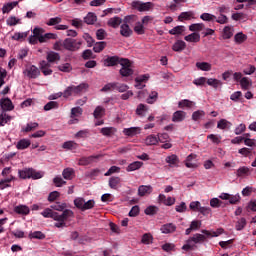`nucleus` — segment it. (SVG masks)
<instances>
[{
  "mask_svg": "<svg viewBox=\"0 0 256 256\" xmlns=\"http://www.w3.org/2000/svg\"><path fill=\"white\" fill-rule=\"evenodd\" d=\"M0 106L2 111H13L15 109L13 102L9 98H2L0 100Z\"/></svg>",
  "mask_w": 256,
  "mask_h": 256,
  "instance_id": "obj_12",
  "label": "nucleus"
},
{
  "mask_svg": "<svg viewBox=\"0 0 256 256\" xmlns=\"http://www.w3.org/2000/svg\"><path fill=\"white\" fill-rule=\"evenodd\" d=\"M82 59H84V61H87L89 59H95V55L93 54V51L91 49H87L83 51Z\"/></svg>",
  "mask_w": 256,
  "mask_h": 256,
  "instance_id": "obj_52",
  "label": "nucleus"
},
{
  "mask_svg": "<svg viewBox=\"0 0 256 256\" xmlns=\"http://www.w3.org/2000/svg\"><path fill=\"white\" fill-rule=\"evenodd\" d=\"M205 24L203 23H196L189 26V31L195 32V31H204Z\"/></svg>",
  "mask_w": 256,
  "mask_h": 256,
  "instance_id": "obj_50",
  "label": "nucleus"
},
{
  "mask_svg": "<svg viewBox=\"0 0 256 256\" xmlns=\"http://www.w3.org/2000/svg\"><path fill=\"white\" fill-rule=\"evenodd\" d=\"M240 87L243 91H249L251 87H253V81L249 79L248 77H243L240 80Z\"/></svg>",
  "mask_w": 256,
  "mask_h": 256,
  "instance_id": "obj_18",
  "label": "nucleus"
},
{
  "mask_svg": "<svg viewBox=\"0 0 256 256\" xmlns=\"http://www.w3.org/2000/svg\"><path fill=\"white\" fill-rule=\"evenodd\" d=\"M200 19H202V21H208V22H214L215 19H217V16L211 14V13H202L200 15Z\"/></svg>",
  "mask_w": 256,
  "mask_h": 256,
  "instance_id": "obj_43",
  "label": "nucleus"
},
{
  "mask_svg": "<svg viewBox=\"0 0 256 256\" xmlns=\"http://www.w3.org/2000/svg\"><path fill=\"white\" fill-rule=\"evenodd\" d=\"M50 209H54V211H65L67 209V203L56 202L50 206Z\"/></svg>",
  "mask_w": 256,
  "mask_h": 256,
  "instance_id": "obj_38",
  "label": "nucleus"
},
{
  "mask_svg": "<svg viewBox=\"0 0 256 256\" xmlns=\"http://www.w3.org/2000/svg\"><path fill=\"white\" fill-rule=\"evenodd\" d=\"M121 23H123V19H121V17L119 16H116V17L110 18L107 22V25L109 27H112L113 29H117L119 25H121Z\"/></svg>",
  "mask_w": 256,
  "mask_h": 256,
  "instance_id": "obj_22",
  "label": "nucleus"
},
{
  "mask_svg": "<svg viewBox=\"0 0 256 256\" xmlns=\"http://www.w3.org/2000/svg\"><path fill=\"white\" fill-rule=\"evenodd\" d=\"M160 231L164 234L175 233V231H177V226L173 223L164 224Z\"/></svg>",
  "mask_w": 256,
  "mask_h": 256,
  "instance_id": "obj_21",
  "label": "nucleus"
},
{
  "mask_svg": "<svg viewBox=\"0 0 256 256\" xmlns=\"http://www.w3.org/2000/svg\"><path fill=\"white\" fill-rule=\"evenodd\" d=\"M135 19V16H126L123 20V24L120 26V35L122 37H131L133 35V30L129 27V23Z\"/></svg>",
  "mask_w": 256,
  "mask_h": 256,
  "instance_id": "obj_5",
  "label": "nucleus"
},
{
  "mask_svg": "<svg viewBox=\"0 0 256 256\" xmlns=\"http://www.w3.org/2000/svg\"><path fill=\"white\" fill-rule=\"evenodd\" d=\"M153 193V187L151 185H141L138 188L139 197H145V195H151Z\"/></svg>",
  "mask_w": 256,
  "mask_h": 256,
  "instance_id": "obj_15",
  "label": "nucleus"
},
{
  "mask_svg": "<svg viewBox=\"0 0 256 256\" xmlns=\"http://www.w3.org/2000/svg\"><path fill=\"white\" fill-rule=\"evenodd\" d=\"M186 115H187V113H185L184 111H181V110L174 112L173 117H172L173 123H181V122L185 121Z\"/></svg>",
  "mask_w": 256,
  "mask_h": 256,
  "instance_id": "obj_17",
  "label": "nucleus"
},
{
  "mask_svg": "<svg viewBox=\"0 0 256 256\" xmlns=\"http://www.w3.org/2000/svg\"><path fill=\"white\" fill-rule=\"evenodd\" d=\"M184 41L188 43H199L201 41V35L199 33H191L184 37Z\"/></svg>",
  "mask_w": 256,
  "mask_h": 256,
  "instance_id": "obj_19",
  "label": "nucleus"
},
{
  "mask_svg": "<svg viewBox=\"0 0 256 256\" xmlns=\"http://www.w3.org/2000/svg\"><path fill=\"white\" fill-rule=\"evenodd\" d=\"M139 131H141V129H139V127H131V128H125L123 130V133L127 137H134V135H137V133H139Z\"/></svg>",
  "mask_w": 256,
  "mask_h": 256,
  "instance_id": "obj_28",
  "label": "nucleus"
},
{
  "mask_svg": "<svg viewBox=\"0 0 256 256\" xmlns=\"http://www.w3.org/2000/svg\"><path fill=\"white\" fill-rule=\"evenodd\" d=\"M59 71H62L63 73H71L73 71V67L69 63H65L58 66Z\"/></svg>",
  "mask_w": 256,
  "mask_h": 256,
  "instance_id": "obj_56",
  "label": "nucleus"
},
{
  "mask_svg": "<svg viewBox=\"0 0 256 256\" xmlns=\"http://www.w3.org/2000/svg\"><path fill=\"white\" fill-rule=\"evenodd\" d=\"M105 37H107V31H105V29L100 28L96 31V39H98V41H103Z\"/></svg>",
  "mask_w": 256,
  "mask_h": 256,
  "instance_id": "obj_58",
  "label": "nucleus"
},
{
  "mask_svg": "<svg viewBox=\"0 0 256 256\" xmlns=\"http://www.w3.org/2000/svg\"><path fill=\"white\" fill-rule=\"evenodd\" d=\"M232 123L227 121L226 119H221L218 123H217V128L218 129H231L232 127Z\"/></svg>",
  "mask_w": 256,
  "mask_h": 256,
  "instance_id": "obj_36",
  "label": "nucleus"
},
{
  "mask_svg": "<svg viewBox=\"0 0 256 256\" xmlns=\"http://www.w3.org/2000/svg\"><path fill=\"white\" fill-rule=\"evenodd\" d=\"M191 19H195V13L193 11L182 12L178 16L179 21H189Z\"/></svg>",
  "mask_w": 256,
  "mask_h": 256,
  "instance_id": "obj_26",
  "label": "nucleus"
},
{
  "mask_svg": "<svg viewBox=\"0 0 256 256\" xmlns=\"http://www.w3.org/2000/svg\"><path fill=\"white\" fill-rule=\"evenodd\" d=\"M63 149H68L70 151H72V149H77V143H75L74 141H67L63 143Z\"/></svg>",
  "mask_w": 256,
  "mask_h": 256,
  "instance_id": "obj_61",
  "label": "nucleus"
},
{
  "mask_svg": "<svg viewBox=\"0 0 256 256\" xmlns=\"http://www.w3.org/2000/svg\"><path fill=\"white\" fill-rule=\"evenodd\" d=\"M46 59L48 63H57V61H61V55L57 52L50 51L47 53Z\"/></svg>",
  "mask_w": 256,
  "mask_h": 256,
  "instance_id": "obj_20",
  "label": "nucleus"
},
{
  "mask_svg": "<svg viewBox=\"0 0 256 256\" xmlns=\"http://www.w3.org/2000/svg\"><path fill=\"white\" fill-rule=\"evenodd\" d=\"M114 131H115V128L113 127H104L100 130V133H102V135H104L105 137H111Z\"/></svg>",
  "mask_w": 256,
  "mask_h": 256,
  "instance_id": "obj_55",
  "label": "nucleus"
},
{
  "mask_svg": "<svg viewBox=\"0 0 256 256\" xmlns=\"http://www.w3.org/2000/svg\"><path fill=\"white\" fill-rule=\"evenodd\" d=\"M183 31H185V26H176V27L172 28L171 30H169V34L170 35H181V33H183Z\"/></svg>",
  "mask_w": 256,
  "mask_h": 256,
  "instance_id": "obj_53",
  "label": "nucleus"
},
{
  "mask_svg": "<svg viewBox=\"0 0 256 256\" xmlns=\"http://www.w3.org/2000/svg\"><path fill=\"white\" fill-rule=\"evenodd\" d=\"M97 21V16L93 12H89L86 17H84V23L87 25H93Z\"/></svg>",
  "mask_w": 256,
  "mask_h": 256,
  "instance_id": "obj_30",
  "label": "nucleus"
},
{
  "mask_svg": "<svg viewBox=\"0 0 256 256\" xmlns=\"http://www.w3.org/2000/svg\"><path fill=\"white\" fill-rule=\"evenodd\" d=\"M59 107V103L55 101H50L44 106V111H51V109H57Z\"/></svg>",
  "mask_w": 256,
  "mask_h": 256,
  "instance_id": "obj_62",
  "label": "nucleus"
},
{
  "mask_svg": "<svg viewBox=\"0 0 256 256\" xmlns=\"http://www.w3.org/2000/svg\"><path fill=\"white\" fill-rule=\"evenodd\" d=\"M18 175L20 179H43L45 173L42 171H37L33 168H24L22 170H18Z\"/></svg>",
  "mask_w": 256,
  "mask_h": 256,
  "instance_id": "obj_2",
  "label": "nucleus"
},
{
  "mask_svg": "<svg viewBox=\"0 0 256 256\" xmlns=\"http://www.w3.org/2000/svg\"><path fill=\"white\" fill-rule=\"evenodd\" d=\"M14 213L17 215L27 216L31 213V209H29V206L27 205L20 204L14 207Z\"/></svg>",
  "mask_w": 256,
  "mask_h": 256,
  "instance_id": "obj_13",
  "label": "nucleus"
},
{
  "mask_svg": "<svg viewBox=\"0 0 256 256\" xmlns=\"http://www.w3.org/2000/svg\"><path fill=\"white\" fill-rule=\"evenodd\" d=\"M23 73L28 79H37L41 75V71L35 65L27 66Z\"/></svg>",
  "mask_w": 256,
  "mask_h": 256,
  "instance_id": "obj_7",
  "label": "nucleus"
},
{
  "mask_svg": "<svg viewBox=\"0 0 256 256\" xmlns=\"http://www.w3.org/2000/svg\"><path fill=\"white\" fill-rule=\"evenodd\" d=\"M134 31L137 35H145V26L141 22H137L134 26Z\"/></svg>",
  "mask_w": 256,
  "mask_h": 256,
  "instance_id": "obj_49",
  "label": "nucleus"
},
{
  "mask_svg": "<svg viewBox=\"0 0 256 256\" xmlns=\"http://www.w3.org/2000/svg\"><path fill=\"white\" fill-rule=\"evenodd\" d=\"M30 145H31V141L30 140L21 139L20 141H18L16 147L20 151H23L24 149H27Z\"/></svg>",
  "mask_w": 256,
  "mask_h": 256,
  "instance_id": "obj_33",
  "label": "nucleus"
},
{
  "mask_svg": "<svg viewBox=\"0 0 256 256\" xmlns=\"http://www.w3.org/2000/svg\"><path fill=\"white\" fill-rule=\"evenodd\" d=\"M116 91H118L119 93H125V91H127L129 89V86L126 84H121L118 82H115V88Z\"/></svg>",
  "mask_w": 256,
  "mask_h": 256,
  "instance_id": "obj_57",
  "label": "nucleus"
},
{
  "mask_svg": "<svg viewBox=\"0 0 256 256\" xmlns=\"http://www.w3.org/2000/svg\"><path fill=\"white\" fill-rule=\"evenodd\" d=\"M18 5H19V2L17 1L6 3L2 7V13L4 14L9 13L10 11H13V9H15V7H17Z\"/></svg>",
  "mask_w": 256,
  "mask_h": 256,
  "instance_id": "obj_27",
  "label": "nucleus"
},
{
  "mask_svg": "<svg viewBox=\"0 0 256 256\" xmlns=\"http://www.w3.org/2000/svg\"><path fill=\"white\" fill-rule=\"evenodd\" d=\"M203 234L196 233L193 235V237H190V241L194 243V245H197L198 243H205L207 240V237H219L223 233V229H218V232H209V230H202Z\"/></svg>",
  "mask_w": 256,
  "mask_h": 256,
  "instance_id": "obj_1",
  "label": "nucleus"
},
{
  "mask_svg": "<svg viewBox=\"0 0 256 256\" xmlns=\"http://www.w3.org/2000/svg\"><path fill=\"white\" fill-rule=\"evenodd\" d=\"M107 47V42H96L94 43V47H93V51L94 53H101V51H103V49H105Z\"/></svg>",
  "mask_w": 256,
  "mask_h": 256,
  "instance_id": "obj_34",
  "label": "nucleus"
},
{
  "mask_svg": "<svg viewBox=\"0 0 256 256\" xmlns=\"http://www.w3.org/2000/svg\"><path fill=\"white\" fill-rule=\"evenodd\" d=\"M185 49H187V43L183 40H177L172 45V51H175V53H181L182 51H185Z\"/></svg>",
  "mask_w": 256,
  "mask_h": 256,
  "instance_id": "obj_14",
  "label": "nucleus"
},
{
  "mask_svg": "<svg viewBox=\"0 0 256 256\" xmlns=\"http://www.w3.org/2000/svg\"><path fill=\"white\" fill-rule=\"evenodd\" d=\"M145 143L146 145H157V143H159V138L158 136L155 135H149L146 139H145Z\"/></svg>",
  "mask_w": 256,
  "mask_h": 256,
  "instance_id": "obj_47",
  "label": "nucleus"
},
{
  "mask_svg": "<svg viewBox=\"0 0 256 256\" xmlns=\"http://www.w3.org/2000/svg\"><path fill=\"white\" fill-rule=\"evenodd\" d=\"M178 107H180L181 109H183V107L191 109L192 107H195V102L185 99L178 103Z\"/></svg>",
  "mask_w": 256,
  "mask_h": 256,
  "instance_id": "obj_41",
  "label": "nucleus"
},
{
  "mask_svg": "<svg viewBox=\"0 0 256 256\" xmlns=\"http://www.w3.org/2000/svg\"><path fill=\"white\" fill-rule=\"evenodd\" d=\"M93 115L95 119H101V117L105 115V108L102 106H97L93 112Z\"/></svg>",
  "mask_w": 256,
  "mask_h": 256,
  "instance_id": "obj_40",
  "label": "nucleus"
},
{
  "mask_svg": "<svg viewBox=\"0 0 256 256\" xmlns=\"http://www.w3.org/2000/svg\"><path fill=\"white\" fill-rule=\"evenodd\" d=\"M207 85H209L210 87H213L214 89H218L219 86L223 85V83H221V80L215 79V78H209L208 80H206Z\"/></svg>",
  "mask_w": 256,
  "mask_h": 256,
  "instance_id": "obj_35",
  "label": "nucleus"
},
{
  "mask_svg": "<svg viewBox=\"0 0 256 256\" xmlns=\"http://www.w3.org/2000/svg\"><path fill=\"white\" fill-rule=\"evenodd\" d=\"M196 67L200 71H211V64L208 62H197Z\"/></svg>",
  "mask_w": 256,
  "mask_h": 256,
  "instance_id": "obj_39",
  "label": "nucleus"
},
{
  "mask_svg": "<svg viewBox=\"0 0 256 256\" xmlns=\"http://www.w3.org/2000/svg\"><path fill=\"white\" fill-rule=\"evenodd\" d=\"M33 35H34V37L38 38L39 43H43V38H44V35H45V29L35 27L33 29Z\"/></svg>",
  "mask_w": 256,
  "mask_h": 256,
  "instance_id": "obj_25",
  "label": "nucleus"
},
{
  "mask_svg": "<svg viewBox=\"0 0 256 256\" xmlns=\"http://www.w3.org/2000/svg\"><path fill=\"white\" fill-rule=\"evenodd\" d=\"M195 249H197V245L193 244V242L190 241V239H188L186 241V244L182 246L183 251H195Z\"/></svg>",
  "mask_w": 256,
  "mask_h": 256,
  "instance_id": "obj_45",
  "label": "nucleus"
},
{
  "mask_svg": "<svg viewBox=\"0 0 256 256\" xmlns=\"http://www.w3.org/2000/svg\"><path fill=\"white\" fill-rule=\"evenodd\" d=\"M201 117H205V111H203V110H197V111L193 112V114H192V119L194 121H199V119H201Z\"/></svg>",
  "mask_w": 256,
  "mask_h": 256,
  "instance_id": "obj_64",
  "label": "nucleus"
},
{
  "mask_svg": "<svg viewBox=\"0 0 256 256\" xmlns=\"http://www.w3.org/2000/svg\"><path fill=\"white\" fill-rule=\"evenodd\" d=\"M73 175H75V170H73V168H66L62 172L63 178L68 181H71V179H73Z\"/></svg>",
  "mask_w": 256,
  "mask_h": 256,
  "instance_id": "obj_32",
  "label": "nucleus"
},
{
  "mask_svg": "<svg viewBox=\"0 0 256 256\" xmlns=\"http://www.w3.org/2000/svg\"><path fill=\"white\" fill-rule=\"evenodd\" d=\"M141 167H143V162L135 161L128 165V167L126 168V171L128 172L137 171V169H141Z\"/></svg>",
  "mask_w": 256,
  "mask_h": 256,
  "instance_id": "obj_31",
  "label": "nucleus"
},
{
  "mask_svg": "<svg viewBox=\"0 0 256 256\" xmlns=\"http://www.w3.org/2000/svg\"><path fill=\"white\" fill-rule=\"evenodd\" d=\"M80 115H83V108L81 107H74L71 109V121H79V119H77V117H80Z\"/></svg>",
  "mask_w": 256,
  "mask_h": 256,
  "instance_id": "obj_24",
  "label": "nucleus"
},
{
  "mask_svg": "<svg viewBox=\"0 0 256 256\" xmlns=\"http://www.w3.org/2000/svg\"><path fill=\"white\" fill-rule=\"evenodd\" d=\"M87 87H89V85H87L86 83L79 84L78 86H75V85L68 86L63 92V97L65 99H69V97H71L72 95L73 96L81 95L83 91L87 90Z\"/></svg>",
  "mask_w": 256,
  "mask_h": 256,
  "instance_id": "obj_3",
  "label": "nucleus"
},
{
  "mask_svg": "<svg viewBox=\"0 0 256 256\" xmlns=\"http://www.w3.org/2000/svg\"><path fill=\"white\" fill-rule=\"evenodd\" d=\"M236 175L238 177H246V175H249V168H247L246 166L240 167L237 170Z\"/></svg>",
  "mask_w": 256,
  "mask_h": 256,
  "instance_id": "obj_59",
  "label": "nucleus"
},
{
  "mask_svg": "<svg viewBox=\"0 0 256 256\" xmlns=\"http://www.w3.org/2000/svg\"><path fill=\"white\" fill-rule=\"evenodd\" d=\"M74 205L77 207V209H80L83 211V207H85V199L84 198H76L74 200Z\"/></svg>",
  "mask_w": 256,
  "mask_h": 256,
  "instance_id": "obj_60",
  "label": "nucleus"
},
{
  "mask_svg": "<svg viewBox=\"0 0 256 256\" xmlns=\"http://www.w3.org/2000/svg\"><path fill=\"white\" fill-rule=\"evenodd\" d=\"M81 45H83L82 41H77L73 38H66L62 42L64 49L71 52L79 51V49H81Z\"/></svg>",
  "mask_w": 256,
  "mask_h": 256,
  "instance_id": "obj_4",
  "label": "nucleus"
},
{
  "mask_svg": "<svg viewBox=\"0 0 256 256\" xmlns=\"http://www.w3.org/2000/svg\"><path fill=\"white\" fill-rule=\"evenodd\" d=\"M61 21H63V19L61 17H54V18H50L47 22L46 25H48L49 27H53L55 25H59V23H61Z\"/></svg>",
  "mask_w": 256,
  "mask_h": 256,
  "instance_id": "obj_54",
  "label": "nucleus"
},
{
  "mask_svg": "<svg viewBox=\"0 0 256 256\" xmlns=\"http://www.w3.org/2000/svg\"><path fill=\"white\" fill-rule=\"evenodd\" d=\"M108 185L110 189H114V190L119 189V187H121V178L117 176L110 177Z\"/></svg>",
  "mask_w": 256,
  "mask_h": 256,
  "instance_id": "obj_16",
  "label": "nucleus"
},
{
  "mask_svg": "<svg viewBox=\"0 0 256 256\" xmlns=\"http://www.w3.org/2000/svg\"><path fill=\"white\" fill-rule=\"evenodd\" d=\"M125 58H120L119 56H107L106 59H104V65L105 67H115V65H121V61Z\"/></svg>",
  "mask_w": 256,
  "mask_h": 256,
  "instance_id": "obj_8",
  "label": "nucleus"
},
{
  "mask_svg": "<svg viewBox=\"0 0 256 256\" xmlns=\"http://www.w3.org/2000/svg\"><path fill=\"white\" fill-rule=\"evenodd\" d=\"M38 127H39V123L30 122L26 125L25 128L22 129V131H24V133H29L31 131H35V129H37Z\"/></svg>",
  "mask_w": 256,
  "mask_h": 256,
  "instance_id": "obj_42",
  "label": "nucleus"
},
{
  "mask_svg": "<svg viewBox=\"0 0 256 256\" xmlns=\"http://www.w3.org/2000/svg\"><path fill=\"white\" fill-rule=\"evenodd\" d=\"M9 121H11V116L7 115L5 112L0 114V127H5Z\"/></svg>",
  "mask_w": 256,
  "mask_h": 256,
  "instance_id": "obj_46",
  "label": "nucleus"
},
{
  "mask_svg": "<svg viewBox=\"0 0 256 256\" xmlns=\"http://www.w3.org/2000/svg\"><path fill=\"white\" fill-rule=\"evenodd\" d=\"M223 39H231L233 37V29L231 26H225L223 29Z\"/></svg>",
  "mask_w": 256,
  "mask_h": 256,
  "instance_id": "obj_44",
  "label": "nucleus"
},
{
  "mask_svg": "<svg viewBox=\"0 0 256 256\" xmlns=\"http://www.w3.org/2000/svg\"><path fill=\"white\" fill-rule=\"evenodd\" d=\"M62 214L57 213L56 221H69V219L75 217V213L72 210H62Z\"/></svg>",
  "mask_w": 256,
  "mask_h": 256,
  "instance_id": "obj_10",
  "label": "nucleus"
},
{
  "mask_svg": "<svg viewBox=\"0 0 256 256\" xmlns=\"http://www.w3.org/2000/svg\"><path fill=\"white\" fill-rule=\"evenodd\" d=\"M147 109V105L139 104L136 108V115H138L139 117H144Z\"/></svg>",
  "mask_w": 256,
  "mask_h": 256,
  "instance_id": "obj_48",
  "label": "nucleus"
},
{
  "mask_svg": "<svg viewBox=\"0 0 256 256\" xmlns=\"http://www.w3.org/2000/svg\"><path fill=\"white\" fill-rule=\"evenodd\" d=\"M243 93L241 91H236L231 94L230 99L231 101H234L235 103L239 102L240 99H242Z\"/></svg>",
  "mask_w": 256,
  "mask_h": 256,
  "instance_id": "obj_63",
  "label": "nucleus"
},
{
  "mask_svg": "<svg viewBox=\"0 0 256 256\" xmlns=\"http://www.w3.org/2000/svg\"><path fill=\"white\" fill-rule=\"evenodd\" d=\"M20 19L15 17V16H10L7 20H6V24L9 27H15V25H18V23H20Z\"/></svg>",
  "mask_w": 256,
  "mask_h": 256,
  "instance_id": "obj_51",
  "label": "nucleus"
},
{
  "mask_svg": "<svg viewBox=\"0 0 256 256\" xmlns=\"http://www.w3.org/2000/svg\"><path fill=\"white\" fill-rule=\"evenodd\" d=\"M151 2L143 3L141 1H133L132 2V8L137 9V11L143 12V11H149L151 9Z\"/></svg>",
  "mask_w": 256,
  "mask_h": 256,
  "instance_id": "obj_9",
  "label": "nucleus"
},
{
  "mask_svg": "<svg viewBox=\"0 0 256 256\" xmlns=\"http://www.w3.org/2000/svg\"><path fill=\"white\" fill-rule=\"evenodd\" d=\"M166 163H168L170 165V167H175L179 164V157H177V155L172 154L170 156L166 157Z\"/></svg>",
  "mask_w": 256,
  "mask_h": 256,
  "instance_id": "obj_29",
  "label": "nucleus"
},
{
  "mask_svg": "<svg viewBox=\"0 0 256 256\" xmlns=\"http://www.w3.org/2000/svg\"><path fill=\"white\" fill-rule=\"evenodd\" d=\"M29 239H39L40 241H43V239H45V234L41 231H34V232H30L29 234Z\"/></svg>",
  "mask_w": 256,
  "mask_h": 256,
  "instance_id": "obj_37",
  "label": "nucleus"
},
{
  "mask_svg": "<svg viewBox=\"0 0 256 256\" xmlns=\"http://www.w3.org/2000/svg\"><path fill=\"white\" fill-rule=\"evenodd\" d=\"M99 157H101V155H92L88 157H82L78 160V165L83 167L87 165H91V163H95V159H99Z\"/></svg>",
  "mask_w": 256,
  "mask_h": 256,
  "instance_id": "obj_11",
  "label": "nucleus"
},
{
  "mask_svg": "<svg viewBox=\"0 0 256 256\" xmlns=\"http://www.w3.org/2000/svg\"><path fill=\"white\" fill-rule=\"evenodd\" d=\"M41 215H43L45 219H54V221H57V212L53 211L51 208L44 209Z\"/></svg>",
  "mask_w": 256,
  "mask_h": 256,
  "instance_id": "obj_23",
  "label": "nucleus"
},
{
  "mask_svg": "<svg viewBox=\"0 0 256 256\" xmlns=\"http://www.w3.org/2000/svg\"><path fill=\"white\" fill-rule=\"evenodd\" d=\"M120 65L122 68L119 73L122 77H131L133 75L134 71L131 69V61L129 59L124 58L121 60Z\"/></svg>",
  "mask_w": 256,
  "mask_h": 256,
  "instance_id": "obj_6",
  "label": "nucleus"
}]
</instances>
